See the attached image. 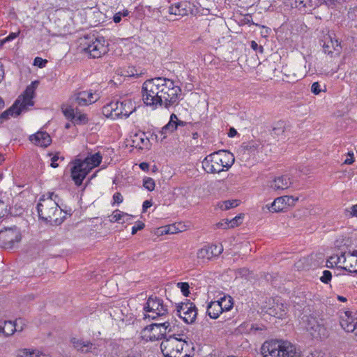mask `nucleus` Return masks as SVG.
I'll return each mask as SVG.
<instances>
[{"label": "nucleus", "instance_id": "1", "mask_svg": "<svg viewBox=\"0 0 357 357\" xmlns=\"http://www.w3.org/2000/svg\"><path fill=\"white\" fill-rule=\"evenodd\" d=\"M181 90L175 86L172 80L164 77L148 79L142 85V100L144 103L157 108L158 106L168 107L174 104Z\"/></svg>", "mask_w": 357, "mask_h": 357}, {"label": "nucleus", "instance_id": "2", "mask_svg": "<svg viewBox=\"0 0 357 357\" xmlns=\"http://www.w3.org/2000/svg\"><path fill=\"white\" fill-rule=\"evenodd\" d=\"M53 196L54 193H49L47 198L42 197L37 205V210L40 219L50 222L51 225H59L63 222L66 213L59 208Z\"/></svg>", "mask_w": 357, "mask_h": 357}, {"label": "nucleus", "instance_id": "3", "mask_svg": "<svg viewBox=\"0 0 357 357\" xmlns=\"http://www.w3.org/2000/svg\"><path fill=\"white\" fill-rule=\"evenodd\" d=\"M234 155L225 150L207 155L202 161V167L206 173H220L230 168L234 162Z\"/></svg>", "mask_w": 357, "mask_h": 357}, {"label": "nucleus", "instance_id": "4", "mask_svg": "<svg viewBox=\"0 0 357 357\" xmlns=\"http://www.w3.org/2000/svg\"><path fill=\"white\" fill-rule=\"evenodd\" d=\"M102 161V155L100 153H96L86 157L84 160L77 158L74 160L70 169L71 178L75 185H80L89 172L98 167Z\"/></svg>", "mask_w": 357, "mask_h": 357}, {"label": "nucleus", "instance_id": "5", "mask_svg": "<svg viewBox=\"0 0 357 357\" xmlns=\"http://www.w3.org/2000/svg\"><path fill=\"white\" fill-rule=\"evenodd\" d=\"M260 351L262 357H301L291 342L277 340L264 342Z\"/></svg>", "mask_w": 357, "mask_h": 357}, {"label": "nucleus", "instance_id": "6", "mask_svg": "<svg viewBox=\"0 0 357 357\" xmlns=\"http://www.w3.org/2000/svg\"><path fill=\"white\" fill-rule=\"evenodd\" d=\"M183 334H173L162 340L161 351L165 357H190L188 354L190 345Z\"/></svg>", "mask_w": 357, "mask_h": 357}, {"label": "nucleus", "instance_id": "7", "mask_svg": "<svg viewBox=\"0 0 357 357\" xmlns=\"http://www.w3.org/2000/svg\"><path fill=\"white\" fill-rule=\"evenodd\" d=\"M35 84H37V82H32L31 85L28 86L24 93L18 97L13 106L1 114V122L8 119L10 116H19L23 111L27 110L29 107L33 105Z\"/></svg>", "mask_w": 357, "mask_h": 357}, {"label": "nucleus", "instance_id": "8", "mask_svg": "<svg viewBox=\"0 0 357 357\" xmlns=\"http://www.w3.org/2000/svg\"><path fill=\"white\" fill-rule=\"evenodd\" d=\"M136 109L135 105L130 99L111 102L103 107L102 112L112 119L127 118Z\"/></svg>", "mask_w": 357, "mask_h": 357}, {"label": "nucleus", "instance_id": "9", "mask_svg": "<svg viewBox=\"0 0 357 357\" xmlns=\"http://www.w3.org/2000/svg\"><path fill=\"white\" fill-rule=\"evenodd\" d=\"M305 328L314 338L324 339L328 337V331L323 319L319 318L316 313L305 316Z\"/></svg>", "mask_w": 357, "mask_h": 357}, {"label": "nucleus", "instance_id": "10", "mask_svg": "<svg viewBox=\"0 0 357 357\" xmlns=\"http://www.w3.org/2000/svg\"><path fill=\"white\" fill-rule=\"evenodd\" d=\"M170 323L165 321L161 324H152L146 326L143 331V337L147 340L155 341L164 337L167 332H170Z\"/></svg>", "mask_w": 357, "mask_h": 357}, {"label": "nucleus", "instance_id": "11", "mask_svg": "<svg viewBox=\"0 0 357 357\" xmlns=\"http://www.w3.org/2000/svg\"><path fill=\"white\" fill-rule=\"evenodd\" d=\"M147 312L152 313L148 314L147 317L153 319L158 317H162L168 313V307L162 298L157 296H150L144 307ZM146 317V315H145Z\"/></svg>", "mask_w": 357, "mask_h": 357}, {"label": "nucleus", "instance_id": "12", "mask_svg": "<svg viewBox=\"0 0 357 357\" xmlns=\"http://www.w3.org/2000/svg\"><path fill=\"white\" fill-rule=\"evenodd\" d=\"M84 51L89 55L90 57L96 59L105 55L109 50L108 43L103 38H92L89 43L86 42Z\"/></svg>", "mask_w": 357, "mask_h": 357}, {"label": "nucleus", "instance_id": "13", "mask_svg": "<svg viewBox=\"0 0 357 357\" xmlns=\"http://www.w3.org/2000/svg\"><path fill=\"white\" fill-rule=\"evenodd\" d=\"M177 314L184 322L187 324H193L197 318V309L195 303L188 301L181 303L176 306Z\"/></svg>", "mask_w": 357, "mask_h": 357}, {"label": "nucleus", "instance_id": "14", "mask_svg": "<svg viewBox=\"0 0 357 357\" xmlns=\"http://www.w3.org/2000/svg\"><path fill=\"white\" fill-rule=\"evenodd\" d=\"M20 240V234L16 227L0 230V248H11Z\"/></svg>", "mask_w": 357, "mask_h": 357}, {"label": "nucleus", "instance_id": "15", "mask_svg": "<svg viewBox=\"0 0 357 357\" xmlns=\"http://www.w3.org/2000/svg\"><path fill=\"white\" fill-rule=\"evenodd\" d=\"M194 6L189 1H176L169 7V13L179 17L188 15L193 11Z\"/></svg>", "mask_w": 357, "mask_h": 357}, {"label": "nucleus", "instance_id": "16", "mask_svg": "<svg viewBox=\"0 0 357 357\" xmlns=\"http://www.w3.org/2000/svg\"><path fill=\"white\" fill-rule=\"evenodd\" d=\"M340 322L344 331L356 333L357 329V312H344L340 316Z\"/></svg>", "mask_w": 357, "mask_h": 357}, {"label": "nucleus", "instance_id": "17", "mask_svg": "<svg viewBox=\"0 0 357 357\" xmlns=\"http://www.w3.org/2000/svg\"><path fill=\"white\" fill-rule=\"evenodd\" d=\"M298 200V197H294L293 196H282L276 198L272 203L269 211L271 212H280L288 206H292Z\"/></svg>", "mask_w": 357, "mask_h": 357}, {"label": "nucleus", "instance_id": "18", "mask_svg": "<svg viewBox=\"0 0 357 357\" xmlns=\"http://www.w3.org/2000/svg\"><path fill=\"white\" fill-rule=\"evenodd\" d=\"M71 343L73 347L78 351L82 353L93 352L96 349L94 344L88 340H84L82 339L73 338Z\"/></svg>", "mask_w": 357, "mask_h": 357}, {"label": "nucleus", "instance_id": "19", "mask_svg": "<svg viewBox=\"0 0 357 357\" xmlns=\"http://www.w3.org/2000/svg\"><path fill=\"white\" fill-rule=\"evenodd\" d=\"M30 140L37 146L47 147L52 142L50 135L43 131H38L36 134L30 136Z\"/></svg>", "mask_w": 357, "mask_h": 357}, {"label": "nucleus", "instance_id": "20", "mask_svg": "<svg viewBox=\"0 0 357 357\" xmlns=\"http://www.w3.org/2000/svg\"><path fill=\"white\" fill-rule=\"evenodd\" d=\"M185 124V122L178 119L176 114H172L169 123L162 128L161 135H164L163 137L165 138L167 134L172 133L178 126H184Z\"/></svg>", "mask_w": 357, "mask_h": 357}, {"label": "nucleus", "instance_id": "21", "mask_svg": "<svg viewBox=\"0 0 357 357\" xmlns=\"http://www.w3.org/2000/svg\"><path fill=\"white\" fill-rule=\"evenodd\" d=\"M131 140L132 146L139 149L146 148L149 144V140L144 132H137L131 136Z\"/></svg>", "mask_w": 357, "mask_h": 357}, {"label": "nucleus", "instance_id": "22", "mask_svg": "<svg viewBox=\"0 0 357 357\" xmlns=\"http://www.w3.org/2000/svg\"><path fill=\"white\" fill-rule=\"evenodd\" d=\"M291 182L287 176H281L273 180L270 187L274 190H285L289 188Z\"/></svg>", "mask_w": 357, "mask_h": 357}, {"label": "nucleus", "instance_id": "23", "mask_svg": "<svg viewBox=\"0 0 357 357\" xmlns=\"http://www.w3.org/2000/svg\"><path fill=\"white\" fill-rule=\"evenodd\" d=\"M289 2L291 6L297 8L303 13L310 11L313 6L312 0H289Z\"/></svg>", "mask_w": 357, "mask_h": 357}, {"label": "nucleus", "instance_id": "24", "mask_svg": "<svg viewBox=\"0 0 357 357\" xmlns=\"http://www.w3.org/2000/svg\"><path fill=\"white\" fill-rule=\"evenodd\" d=\"M222 312V307L220 306V303L216 301L211 302L207 307V314L211 319H217Z\"/></svg>", "mask_w": 357, "mask_h": 357}, {"label": "nucleus", "instance_id": "25", "mask_svg": "<svg viewBox=\"0 0 357 357\" xmlns=\"http://www.w3.org/2000/svg\"><path fill=\"white\" fill-rule=\"evenodd\" d=\"M17 357H45V355L38 349H20L16 351Z\"/></svg>", "mask_w": 357, "mask_h": 357}, {"label": "nucleus", "instance_id": "26", "mask_svg": "<svg viewBox=\"0 0 357 357\" xmlns=\"http://www.w3.org/2000/svg\"><path fill=\"white\" fill-rule=\"evenodd\" d=\"M15 331L16 328L13 321H0V335L3 334L5 336H10L13 335Z\"/></svg>", "mask_w": 357, "mask_h": 357}, {"label": "nucleus", "instance_id": "27", "mask_svg": "<svg viewBox=\"0 0 357 357\" xmlns=\"http://www.w3.org/2000/svg\"><path fill=\"white\" fill-rule=\"evenodd\" d=\"M89 98L88 91H84L77 93L75 95V101L79 105H88L95 102V100L87 99Z\"/></svg>", "mask_w": 357, "mask_h": 357}, {"label": "nucleus", "instance_id": "28", "mask_svg": "<svg viewBox=\"0 0 357 357\" xmlns=\"http://www.w3.org/2000/svg\"><path fill=\"white\" fill-rule=\"evenodd\" d=\"M197 257L204 260H209L213 257V250L208 245L205 246L198 250Z\"/></svg>", "mask_w": 357, "mask_h": 357}, {"label": "nucleus", "instance_id": "29", "mask_svg": "<svg viewBox=\"0 0 357 357\" xmlns=\"http://www.w3.org/2000/svg\"><path fill=\"white\" fill-rule=\"evenodd\" d=\"M218 301L220 303V306L222 307V312L231 310L233 306L232 298L229 296H223Z\"/></svg>", "mask_w": 357, "mask_h": 357}, {"label": "nucleus", "instance_id": "30", "mask_svg": "<svg viewBox=\"0 0 357 357\" xmlns=\"http://www.w3.org/2000/svg\"><path fill=\"white\" fill-rule=\"evenodd\" d=\"M238 204L239 201L238 199L227 200L220 204V208L222 210L226 211L236 207Z\"/></svg>", "mask_w": 357, "mask_h": 357}, {"label": "nucleus", "instance_id": "31", "mask_svg": "<svg viewBox=\"0 0 357 357\" xmlns=\"http://www.w3.org/2000/svg\"><path fill=\"white\" fill-rule=\"evenodd\" d=\"M329 39H331V35L324 36V38L323 40V50L325 54H327L333 56V47H331V44H330Z\"/></svg>", "mask_w": 357, "mask_h": 357}, {"label": "nucleus", "instance_id": "32", "mask_svg": "<svg viewBox=\"0 0 357 357\" xmlns=\"http://www.w3.org/2000/svg\"><path fill=\"white\" fill-rule=\"evenodd\" d=\"M110 315L113 318V319L116 321L124 320V314L122 312V310L118 307L112 309V311L110 312Z\"/></svg>", "mask_w": 357, "mask_h": 357}, {"label": "nucleus", "instance_id": "33", "mask_svg": "<svg viewBox=\"0 0 357 357\" xmlns=\"http://www.w3.org/2000/svg\"><path fill=\"white\" fill-rule=\"evenodd\" d=\"M73 122L75 124H86L88 122V117L86 114H81L79 112L76 111Z\"/></svg>", "mask_w": 357, "mask_h": 357}, {"label": "nucleus", "instance_id": "34", "mask_svg": "<svg viewBox=\"0 0 357 357\" xmlns=\"http://www.w3.org/2000/svg\"><path fill=\"white\" fill-rule=\"evenodd\" d=\"M143 186L149 191H153L155 189V181L150 177H146L143 181Z\"/></svg>", "mask_w": 357, "mask_h": 357}, {"label": "nucleus", "instance_id": "35", "mask_svg": "<svg viewBox=\"0 0 357 357\" xmlns=\"http://www.w3.org/2000/svg\"><path fill=\"white\" fill-rule=\"evenodd\" d=\"M123 215H124V212H122L119 210H115L114 211H113V213L111 215L110 221L112 222H121Z\"/></svg>", "mask_w": 357, "mask_h": 357}, {"label": "nucleus", "instance_id": "36", "mask_svg": "<svg viewBox=\"0 0 357 357\" xmlns=\"http://www.w3.org/2000/svg\"><path fill=\"white\" fill-rule=\"evenodd\" d=\"M330 44H331V47L333 50V53L335 52L336 54H338L341 50L340 43L338 42L337 39H333L331 36V39H329Z\"/></svg>", "mask_w": 357, "mask_h": 357}, {"label": "nucleus", "instance_id": "37", "mask_svg": "<svg viewBox=\"0 0 357 357\" xmlns=\"http://www.w3.org/2000/svg\"><path fill=\"white\" fill-rule=\"evenodd\" d=\"M16 328V331H22L24 328L26 326V322L24 319L19 318L13 321Z\"/></svg>", "mask_w": 357, "mask_h": 357}, {"label": "nucleus", "instance_id": "38", "mask_svg": "<svg viewBox=\"0 0 357 357\" xmlns=\"http://www.w3.org/2000/svg\"><path fill=\"white\" fill-rule=\"evenodd\" d=\"M177 287L181 289V291L185 296H188L190 294L189 284L188 282H178Z\"/></svg>", "mask_w": 357, "mask_h": 357}, {"label": "nucleus", "instance_id": "39", "mask_svg": "<svg viewBox=\"0 0 357 357\" xmlns=\"http://www.w3.org/2000/svg\"><path fill=\"white\" fill-rule=\"evenodd\" d=\"M63 112L67 119L73 121L76 114V111H75L73 108L71 107H67L63 111Z\"/></svg>", "mask_w": 357, "mask_h": 357}, {"label": "nucleus", "instance_id": "40", "mask_svg": "<svg viewBox=\"0 0 357 357\" xmlns=\"http://www.w3.org/2000/svg\"><path fill=\"white\" fill-rule=\"evenodd\" d=\"M128 15L129 11L128 10H123L122 12L116 13L113 17V20L115 23H119L121 22L122 17H127Z\"/></svg>", "mask_w": 357, "mask_h": 357}, {"label": "nucleus", "instance_id": "41", "mask_svg": "<svg viewBox=\"0 0 357 357\" xmlns=\"http://www.w3.org/2000/svg\"><path fill=\"white\" fill-rule=\"evenodd\" d=\"M243 216L242 215H237L229 220L230 227L234 228L242 222Z\"/></svg>", "mask_w": 357, "mask_h": 357}, {"label": "nucleus", "instance_id": "42", "mask_svg": "<svg viewBox=\"0 0 357 357\" xmlns=\"http://www.w3.org/2000/svg\"><path fill=\"white\" fill-rule=\"evenodd\" d=\"M190 188L189 187H181L178 189L177 196H181L183 198L187 199L189 197Z\"/></svg>", "mask_w": 357, "mask_h": 357}, {"label": "nucleus", "instance_id": "43", "mask_svg": "<svg viewBox=\"0 0 357 357\" xmlns=\"http://www.w3.org/2000/svg\"><path fill=\"white\" fill-rule=\"evenodd\" d=\"M331 258H334L333 261L335 262V266L339 264H344L346 261V257L344 252H342L340 256L338 255H333L331 256Z\"/></svg>", "mask_w": 357, "mask_h": 357}, {"label": "nucleus", "instance_id": "44", "mask_svg": "<svg viewBox=\"0 0 357 357\" xmlns=\"http://www.w3.org/2000/svg\"><path fill=\"white\" fill-rule=\"evenodd\" d=\"M332 278V274L329 271H324L323 272V275L321 277L320 280L322 282L325 284H328L331 280Z\"/></svg>", "mask_w": 357, "mask_h": 357}, {"label": "nucleus", "instance_id": "45", "mask_svg": "<svg viewBox=\"0 0 357 357\" xmlns=\"http://www.w3.org/2000/svg\"><path fill=\"white\" fill-rule=\"evenodd\" d=\"M208 246L213 250V257L218 256L223 250L222 245L218 246L217 245H211Z\"/></svg>", "mask_w": 357, "mask_h": 357}, {"label": "nucleus", "instance_id": "46", "mask_svg": "<svg viewBox=\"0 0 357 357\" xmlns=\"http://www.w3.org/2000/svg\"><path fill=\"white\" fill-rule=\"evenodd\" d=\"M144 227V223L141 221H137L136 225L133 226L132 228V234H135L138 231L143 229Z\"/></svg>", "mask_w": 357, "mask_h": 357}, {"label": "nucleus", "instance_id": "47", "mask_svg": "<svg viewBox=\"0 0 357 357\" xmlns=\"http://www.w3.org/2000/svg\"><path fill=\"white\" fill-rule=\"evenodd\" d=\"M321 91H322V89H321V86L319 84V82H316L312 84L311 91L314 94L318 95Z\"/></svg>", "mask_w": 357, "mask_h": 357}, {"label": "nucleus", "instance_id": "48", "mask_svg": "<svg viewBox=\"0 0 357 357\" xmlns=\"http://www.w3.org/2000/svg\"><path fill=\"white\" fill-rule=\"evenodd\" d=\"M47 63V60L43 59L40 57H36L34 59V65L38 66L39 68H43Z\"/></svg>", "mask_w": 357, "mask_h": 357}, {"label": "nucleus", "instance_id": "49", "mask_svg": "<svg viewBox=\"0 0 357 357\" xmlns=\"http://www.w3.org/2000/svg\"><path fill=\"white\" fill-rule=\"evenodd\" d=\"M216 226L218 228H222V229H228V228H231L230 227L229 220L228 219L223 220L222 222H218L216 225Z\"/></svg>", "mask_w": 357, "mask_h": 357}, {"label": "nucleus", "instance_id": "50", "mask_svg": "<svg viewBox=\"0 0 357 357\" xmlns=\"http://www.w3.org/2000/svg\"><path fill=\"white\" fill-rule=\"evenodd\" d=\"M251 47L255 51H258L260 53H263L264 48L261 45H258V44L255 41H251Z\"/></svg>", "mask_w": 357, "mask_h": 357}, {"label": "nucleus", "instance_id": "51", "mask_svg": "<svg viewBox=\"0 0 357 357\" xmlns=\"http://www.w3.org/2000/svg\"><path fill=\"white\" fill-rule=\"evenodd\" d=\"M114 203L121 204L123 202V197L120 192H116L113 196Z\"/></svg>", "mask_w": 357, "mask_h": 357}, {"label": "nucleus", "instance_id": "52", "mask_svg": "<svg viewBox=\"0 0 357 357\" xmlns=\"http://www.w3.org/2000/svg\"><path fill=\"white\" fill-rule=\"evenodd\" d=\"M133 216L131 215H129L126 213H124V215H123V218L121 220V222L120 223L123 224L127 222L130 221L132 219Z\"/></svg>", "mask_w": 357, "mask_h": 357}, {"label": "nucleus", "instance_id": "53", "mask_svg": "<svg viewBox=\"0 0 357 357\" xmlns=\"http://www.w3.org/2000/svg\"><path fill=\"white\" fill-rule=\"evenodd\" d=\"M59 159V157L57 155H54L51 160H52V162H51V167H53V168H56L58 166H59V164L56 163V161Z\"/></svg>", "mask_w": 357, "mask_h": 357}, {"label": "nucleus", "instance_id": "54", "mask_svg": "<svg viewBox=\"0 0 357 357\" xmlns=\"http://www.w3.org/2000/svg\"><path fill=\"white\" fill-rule=\"evenodd\" d=\"M348 155L350 157V158H347L344 160V164H347V165H351L354 160V153L352 152H349L348 153Z\"/></svg>", "mask_w": 357, "mask_h": 357}, {"label": "nucleus", "instance_id": "55", "mask_svg": "<svg viewBox=\"0 0 357 357\" xmlns=\"http://www.w3.org/2000/svg\"><path fill=\"white\" fill-rule=\"evenodd\" d=\"M152 206L151 201L146 200L143 203L142 209L143 212H145L148 208H150Z\"/></svg>", "mask_w": 357, "mask_h": 357}, {"label": "nucleus", "instance_id": "56", "mask_svg": "<svg viewBox=\"0 0 357 357\" xmlns=\"http://www.w3.org/2000/svg\"><path fill=\"white\" fill-rule=\"evenodd\" d=\"M19 32L17 33H10L7 37L5 38V40L7 42L10 41L17 37Z\"/></svg>", "mask_w": 357, "mask_h": 357}, {"label": "nucleus", "instance_id": "57", "mask_svg": "<svg viewBox=\"0 0 357 357\" xmlns=\"http://www.w3.org/2000/svg\"><path fill=\"white\" fill-rule=\"evenodd\" d=\"M334 258H331V257L326 261V266L328 268H333L335 266V262L333 261Z\"/></svg>", "mask_w": 357, "mask_h": 357}, {"label": "nucleus", "instance_id": "58", "mask_svg": "<svg viewBox=\"0 0 357 357\" xmlns=\"http://www.w3.org/2000/svg\"><path fill=\"white\" fill-rule=\"evenodd\" d=\"M350 209H351L350 215L351 216L357 217V204L355 206H353Z\"/></svg>", "mask_w": 357, "mask_h": 357}, {"label": "nucleus", "instance_id": "59", "mask_svg": "<svg viewBox=\"0 0 357 357\" xmlns=\"http://www.w3.org/2000/svg\"><path fill=\"white\" fill-rule=\"evenodd\" d=\"M4 69L3 65L0 63V83L4 79Z\"/></svg>", "mask_w": 357, "mask_h": 357}, {"label": "nucleus", "instance_id": "60", "mask_svg": "<svg viewBox=\"0 0 357 357\" xmlns=\"http://www.w3.org/2000/svg\"><path fill=\"white\" fill-rule=\"evenodd\" d=\"M236 134H237V131L236 130V129H234V128H230L229 131L228 132V136L229 137H233L235 135H236Z\"/></svg>", "mask_w": 357, "mask_h": 357}, {"label": "nucleus", "instance_id": "61", "mask_svg": "<svg viewBox=\"0 0 357 357\" xmlns=\"http://www.w3.org/2000/svg\"><path fill=\"white\" fill-rule=\"evenodd\" d=\"M139 167L144 171H147L149 170V165L146 162H142L139 165Z\"/></svg>", "mask_w": 357, "mask_h": 357}, {"label": "nucleus", "instance_id": "62", "mask_svg": "<svg viewBox=\"0 0 357 357\" xmlns=\"http://www.w3.org/2000/svg\"><path fill=\"white\" fill-rule=\"evenodd\" d=\"M341 268H342V269H344V270H345V271H349V272L350 273V270H354V264L351 263V264H350V266H349V267H348V266H346V267H341Z\"/></svg>", "mask_w": 357, "mask_h": 357}, {"label": "nucleus", "instance_id": "63", "mask_svg": "<svg viewBox=\"0 0 357 357\" xmlns=\"http://www.w3.org/2000/svg\"><path fill=\"white\" fill-rule=\"evenodd\" d=\"M354 264V270H350V273H357V259H355L354 264Z\"/></svg>", "mask_w": 357, "mask_h": 357}, {"label": "nucleus", "instance_id": "64", "mask_svg": "<svg viewBox=\"0 0 357 357\" xmlns=\"http://www.w3.org/2000/svg\"><path fill=\"white\" fill-rule=\"evenodd\" d=\"M88 99L95 100V102L97 100V97H94V94L91 91H88Z\"/></svg>", "mask_w": 357, "mask_h": 357}]
</instances>
